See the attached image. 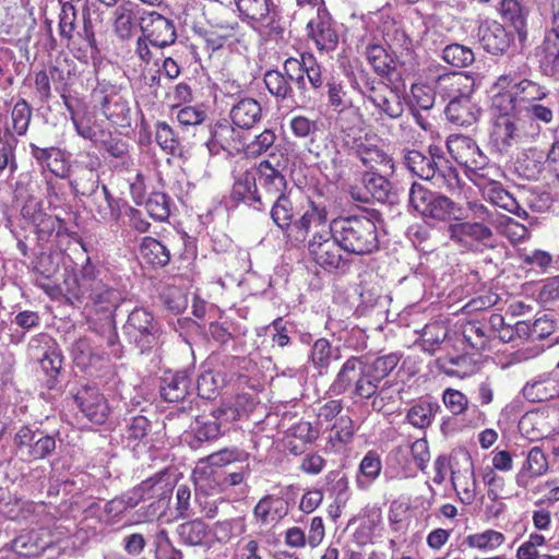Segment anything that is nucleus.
<instances>
[{
  "mask_svg": "<svg viewBox=\"0 0 559 559\" xmlns=\"http://www.w3.org/2000/svg\"><path fill=\"white\" fill-rule=\"evenodd\" d=\"M139 5L132 1H123L112 13V27L118 38L129 40L139 22Z\"/></svg>",
  "mask_w": 559,
  "mask_h": 559,
  "instance_id": "nucleus-28",
  "label": "nucleus"
},
{
  "mask_svg": "<svg viewBox=\"0 0 559 559\" xmlns=\"http://www.w3.org/2000/svg\"><path fill=\"white\" fill-rule=\"evenodd\" d=\"M526 121L520 116L499 117L491 132V141L497 150L507 153L518 144L525 142L528 138L538 134L539 127L530 123L531 131L525 129Z\"/></svg>",
  "mask_w": 559,
  "mask_h": 559,
  "instance_id": "nucleus-9",
  "label": "nucleus"
},
{
  "mask_svg": "<svg viewBox=\"0 0 559 559\" xmlns=\"http://www.w3.org/2000/svg\"><path fill=\"white\" fill-rule=\"evenodd\" d=\"M106 277V271L86 258L76 276L78 292L74 297L85 301L91 314L98 316L104 322H111L126 297L123 292L108 284Z\"/></svg>",
  "mask_w": 559,
  "mask_h": 559,
  "instance_id": "nucleus-1",
  "label": "nucleus"
},
{
  "mask_svg": "<svg viewBox=\"0 0 559 559\" xmlns=\"http://www.w3.org/2000/svg\"><path fill=\"white\" fill-rule=\"evenodd\" d=\"M72 71L73 67L67 59H57L46 71L55 90L61 93L62 97H64L63 93L69 87Z\"/></svg>",
  "mask_w": 559,
  "mask_h": 559,
  "instance_id": "nucleus-50",
  "label": "nucleus"
},
{
  "mask_svg": "<svg viewBox=\"0 0 559 559\" xmlns=\"http://www.w3.org/2000/svg\"><path fill=\"white\" fill-rule=\"evenodd\" d=\"M91 97L108 120L119 126L127 122L130 114L129 104L116 85L99 81L93 88Z\"/></svg>",
  "mask_w": 559,
  "mask_h": 559,
  "instance_id": "nucleus-10",
  "label": "nucleus"
},
{
  "mask_svg": "<svg viewBox=\"0 0 559 559\" xmlns=\"http://www.w3.org/2000/svg\"><path fill=\"white\" fill-rule=\"evenodd\" d=\"M548 471V461L540 448L534 447L530 450L526 461L516 474V484L525 488L528 479L539 477Z\"/></svg>",
  "mask_w": 559,
  "mask_h": 559,
  "instance_id": "nucleus-34",
  "label": "nucleus"
},
{
  "mask_svg": "<svg viewBox=\"0 0 559 559\" xmlns=\"http://www.w3.org/2000/svg\"><path fill=\"white\" fill-rule=\"evenodd\" d=\"M466 467L463 472L452 471L451 480L459 493H463L462 501L467 503L475 499L476 481L474 478L473 462L469 456L465 457Z\"/></svg>",
  "mask_w": 559,
  "mask_h": 559,
  "instance_id": "nucleus-39",
  "label": "nucleus"
},
{
  "mask_svg": "<svg viewBox=\"0 0 559 559\" xmlns=\"http://www.w3.org/2000/svg\"><path fill=\"white\" fill-rule=\"evenodd\" d=\"M340 347H332L325 338H319L314 342L311 352V359L314 367L319 370H326L332 359H340Z\"/></svg>",
  "mask_w": 559,
  "mask_h": 559,
  "instance_id": "nucleus-49",
  "label": "nucleus"
},
{
  "mask_svg": "<svg viewBox=\"0 0 559 559\" xmlns=\"http://www.w3.org/2000/svg\"><path fill=\"white\" fill-rule=\"evenodd\" d=\"M535 56L544 75L559 79V29L551 27L545 34Z\"/></svg>",
  "mask_w": 559,
  "mask_h": 559,
  "instance_id": "nucleus-19",
  "label": "nucleus"
},
{
  "mask_svg": "<svg viewBox=\"0 0 559 559\" xmlns=\"http://www.w3.org/2000/svg\"><path fill=\"white\" fill-rule=\"evenodd\" d=\"M355 155L361 164L371 171H382L393 174L395 170L394 162L382 148L367 141H359L354 146Z\"/></svg>",
  "mask_w": 559,
  "mask_h": 559,
  "instance_id": "nucleus-22",
  "label": "nucleus"
},
{
  "mask_svg": "<svg viewBox=\"0 0 559 559\" xmlns=\"http://www.w3.org/2000/svg\"><path fill=\"white\" fill-rule=\"evenodd\" d=\"M359 370L360 357L350 356L336 373L335 379L329 388V392L332 395L338 396L345 394L349 390L353 391L359 376Z\"/></svg>",
  "mask_w": 559,
  "mask_h": 559,
  "instance_id": "nucleus-33",
  "label": "nucleus"
},
{
  "mask_svg": "<svg viewBox=\"0 0 559 559\" xmlns=\"http://www.w3.org/2000/svg\"><path fill=\"white\" fill-rule=\"evenodd\" d=\"M504 535L500 532L488 530L479 534L469 535L466 543L472 548L492 550L504 542Z\"/></svg>",
  "mask_w": 559,
  "mask_h": 559,
  "instance_id": "nucleus-59",
  "label": "nucleus"
},
{
  "mask_svg": "<svg viewBox=\"0 0 559 559\" xmlns=\"http://www.w3.org/2000/svg\"><path fill=\"white\" fill-rule=\"evenodd\" d=\"M501 13L503 19L511 24L518 35L521 47L527 41L526 13L518 0H502Z\"/></svg>",
  "mask_w": 559,
  "mask_h": 559,
  "instance_id": "nucleus-35",
  "label": "nucleus"
},
{
  "mask_svg": "<svg viewBox=\"0 0 559 559\" xmlns=\"http://www.w3.org/2000/svg\"><path fill=\"white\" fill-rule=\"evenodd\" d=\"M148 215L159 222L166 221L170 215V200L163 192H153L145 201Z\"/></svg>",
  "mask_w": 559,
  "mask_h": 559,
  "instance_id": "nucleus-58",
  "label": "nucleus"
},
{
  "mask_svg": "<svg viewBox=\"0 0 559 559\" xmlns=\"http://www.w3.org/2000/svg\"><path fill=\"white\" fill-rule=\"evenodd\" d=\"M402 163L412 175L423 180L433 181L439 188H444L449 192L461 189L456 168L437 145H430L426 153L405 147L402 150Z\"/></svg>",
  "mask_w": 559,
  "mask_h": 559,
  "instance_id": "nucleus-2",
  "label": "nucleus"
},
{
  "mask_svg": "<svg viewBox=\"0 0 559 559\" xmlns=\"http://www.w3.org/2000/svg\"><path fill=\"white\" fill-rule=\"evenodd\" d=\"M284 70L294 86L298 88V98L302 107L314 105L322 97L324 87L322 68L312 55L302 53L300 59H286Z\"/></svg>",
  "mask_w": 559,
  "mask_h": 559,
  "instance_id": "nucleus-4",
  "label": "nucleus"
},
{
  "mask_svg": "<svg viewBox=\"0 0 559 559\" xmlns=\"http://www.w3.org/2000/svg\"><path fill=\"white\" fill-rule=\"evenodd\" d=\"M239 406L240 399H237L235 402H224L219 407L211 412L213 418L221 424V428L224 429V432L227 430V426L230 423L241 417L242 409Z\"/></svg>",
  "mask_w": 559,
  "mask_h": 559,
  "instance_id": "nucleus-63",
  "label": "nucleus"
},
{
  "mask_svg": "<svg viewBox=\"0 0 559 559\" xmlns=\"http://www.w3.org/2000/svg\"><path fill=\"white\" fill-rule=\"evenodd\" d=\"M289 511V504L283 497L267 495L259 500L253 509L254 516L263 524H275L284 519Z\"/></svg>",
  "mask_w": 559,
  "mask_h": 559,
  "instance_id": "nucleus-29",
  "label": "nucleus"
},
{
  "mask_svg": "<svg viewBox=\"0 0 559 559\" xmlns=\"http://www.w3.org/2000/svg\"><path fill=\"white\" fill-rule=\"evenodd\" d=\"M229 118L235 127L249 130L262 119L261 104L254 98L243 97L231 106Z\"/></svg>",
  "mask_w": 559,
  "mask_h": 559,
  "instance_id": "nucleus-26",
  "label": "nucleus"
},
{
  "mask_svg": "<svg viewBox=\"0 0 559 559\" xmlns=\"http://www.w3.org/2000/svg\"><path fill=\"white\" fill-rule=\"evenodd\" d=\"M445 116L450 122L459 127L474 124L479 116V108L472 102L469 94L451 99L445 107Z\"/></svg>",
  "mask_w": 559,
  "mask_h": 559,
  "instance_id": "nucleus-30",
  "label": "nucleus"
},
{
  "mask_svg": "<svg viewBox=\"0 0 559 559\" xmlns=\"http://www.w3.org/2000/svg\"><path fill=\"white\" fill-rule=\"evenodd\" d=\"M72 355L75 364L83 369L96 366L103 359V356L95 353L86 340H79L73 345Z\"/></svg>",
  "mask_w": 559,
  "mask_h": 559,
  "instance_id": "nucleus-57",
  "label": "nucleus"
},
{
  "mask_svg": "<svg viewBox=\"0 0 559 559\" xmlns=\"http://www.w3.org/2000/svg\"><path fill=\"white\" fill-rule=\"evenodd\" d=\"M388 175H390L388 171L382 174V171L366 170L360 179L364 190L353 187L352 198L359 202H368L370 198L381 203L392 202L395 193Z\"/></svg>",
  "mask_w": 559,
  "mask_h": 559,
  "instance_id": "nucleus-14",
  "label": "nucleus"
},
{
  "mask_svg": "<svg viewBox=\"0 0 559 559\" xmlns=\"http://www.w3.org/2000/svg\"><path fill=\"white\" fill-rule=\"evenodd\" d=\"M478 35L483 48L492 55L503 53L510 46L509 33L497 22L480 26Z\"/></svg>",
  "mask_w": 559,
  "mask_h": 559,
  "instance_id": "nucleus-32",
  "label": "nucleus"
},
{
  "mask_svg": "<svg viewBox=\"0 0 559 559\" xmlns=\"http://www.w3.org/2000/svg\"><path fill=\"white\" fill-rule=\"evenodd\" d=\"M231 197L238 201H253L262 205V195L258 189L257 174L246 171L235 181Z\"/></svg>",
  "mask_w": 559,
  "mask_h": 559,
  "instance_id": "nucleus-40",
  "label": "nucleus"
},
{
  "mask_svg": "<svg viewBox=\"0 0 559 559\" xmlns=\"http://www.w3.org/2000/svg\"><path fill=\"white\" fill-rule=\"evenodd\" d=\"M143 260L154 267H163L170 261L169 250L155 238L145 237L140 246Z\"/></svg>",
  "mask_w": 559,
  "mask_h": 559,
  "instance_id": "nucleus-41",
  "label": "nucleus"
},
{
  "mask_svg": "<svg viewBox=\"0 0 559 559\" xmlns=\"http://www.w3.org/2000/svg\"><path fill=\"white\" fill-rule=\"evenodd\" d=\"M142 35L150 39L156 48H165L175 44L177 32L174 21L155 11H145L139 16Z\"/></svg>",
  "mask_w": 559,
  "mask_h": 559,
  "instance_id": "nucleus-13",
  "label": "nucleus"
},
{
  "mask_svg": "<svg viewBox=\"0 0 559 559\" xmlns=\"http://www.w3.org/2000/svg\"><path fill=\"white\" fill-rule=\"evenodd\" d=\"M319 431L308 421H299L292 426L285 438V448L294 455L302 454L308 445L317 440Z\"/></svg>",
  "mask_w": 559,
  "mask_h": 559,
  "instance_id": "nucleus-31",
  "label": "nucleus"
},
{
  "mask_svg": "<svg viewBox=\"0 0 559 559\" xmlns=\"http://www.w3.org/2000/svg\"><path fill=\"white\" fill-rule=\"evenodd\" d=\"M442 59L452 67L464 68L475 61V55L467 46L450 44L442 50Z\"/></svg>",
  "mask_w": 559,
  "mask_h": 559,
  "instance_id": "nucleus-51",
  "label": "nucleus"
},
{
  "mask_svg": "<svg viewBox=\"0 0 559 559\" xmlns=\"http://www.w3.org/2000/svg\"><path fill=\"white\" fill-rule=\"evenodd\" d=\"M193 477L197 496H210L222 490V476L212 467L194 471Z\"/></svg>",
  "mask_w": 559,
  "mask_h": 559,
  "instance_id": "nucleus-45",
  "label": "nucleus"
},
{
  "mask_svg": "<svg viewBox=\"0 0 559 559\" xmlns=\"http://www.w3.org/2000/svg\"><path fill=\"white\" fill-rule=\"evenodd\" d=\"M365 97L374 106L376 121L384 124L389 120H397L404 114V105L397 92L383 82L366 84Z\"/></svg>",
  "mask_w": 559,
  "mask_h": 559,
  "instance_id": "nucleus-8",
  "label": "nucleus"
},
{
  "mask_svg": "<svg viewBox=\"0 0 559 559\" xmlns=\"http://www.w3.org/2000/svg\"><path fill=\"white\" fill-rule=\"evenodd\" d=\"M19 453L31 461L44 460L56 450V439L51 435L27 426L19 429L14 437Z\"/></svg>",
  "mask_w": 559,
  "mask_h": 559,
  "instance_id": "nucleus-12",
  "label": "nucleus"
},
{
  "mask_svg": "<svg viewBox=\"0 0 559 559\" xmlns=\"http://www.w3.org/2000/svg\"><path fill=\"white\" fill-rule=\"evenodd\" d=\"M195 435L199 440H213L224 433L221 424L213 418L212 413L209 415L197 416L195 418Z\"/></svg>",
  "mask_w": 559,
  "mask_h": 559,
  "instance_id": "nucleus-62",
  "label": "nucleus"
},
{
  "mask_svg": "<svg viewBox=\"0 0 559 559\" xmlns=\"http://www.w3.org/2000/svg\"><path fill=\"white\" fill-rule=\"evenodd\" d=\"M483 195L493 205L499 206L522 219L528 217L527 212L519 204L511 193L503 189L502 185L490 176L481 180Z\"/></svg>",
  "mask_w": 559,
  "mask_h": 559,
  "instance_id": "nucleus-21",
  "label": "nucleus"
},
{
  "mask_svg": "<svg viewBox=\"0 0 559 559\" xmlns=\"http://www.w3.org/2000/svg\"><path fill=\"white\" fill-rule=\"evenodd\" d=\"M332 234L341 248L352 254H370L378 250L379 238L374 222L364 215L332 219Z\"/></svg>",
  "mask_w": 559,
  "mask_h": 559,
  "instance_id": "nucleus-3",
  "label": "nucleus"
},
{
  "mask_svg": "<svg viewBox=\"0 0 559 559\" xmlns=\"http://www.w3.org/2000/svg\"><path fill=\"white\" fill-rule=\"evenodd\" d=\"M308 250L312 259L320 266L328 270L340 269L343 264L341 251L335 236L332 234L331 223L326 229L316 230L308 241Z\"/></svg>",
  "mask_w": 559,
  "mask_h": 559,
  "instance_id": "nucleus-11",
  "label": "nucleus"
},
{
  "mask_svg": "<svg viewBox=\"0 0 559 559\" xmlns=\"http://www.w3.org/2000/svg\"><path fill=\"white\" fill-rule=\"evenodd\" d=\"M155 141L168 154L176 155L180 152L179 140L166 122L156 123Z\"/></svg>",
  "mask_w": 559,
  "mask_h": 559,
  "instance_id": "nucleus-60",
  "label": "nucleus"
},
{
  "mask_svg": "<svg viewBox=\"0 0 559 559\" xmlns=\"http://www.w3.org/2000/svg\"><path fill=\"white\" fill-rule=\"evenodd\" d=\"M181 543L187 546H203L209 536V526L200 519H192L176 528Z\"/></svg>",
  "mask_w": 559,
  "mask_h": 559,
  "instance_id": "nucleus-38",
  "label": "nucleus"
},
{
  "mask_svg": "<svg viewBox=\"0 0 559 559\" xmlns=\"http://www.w3.org/2000/svg\"><path fill=\"white\" fill-rule=\"evenodd\" d=\"M447 146L453 158L473 174L472 179L477 186H481V180H486L491 173H497L496 167L489 165L488 157L471 138L451 136Z\"/></svg>",
  "mask_w": 559,
  "mask_h": 559,
  "instance_id": "nucleus-5",
  "label": "nucleus"
},
{
  "mask_svg": "<svg viewBox=\"0 0 559 559\" xmlns=\"http://www.w3.org/2000/svg\"><path fill=\"white\" fill-rule=\"evenodd\" d=\"M192 380L187 371L167 372L160 379L159 392L164 401L178 403L191 391Z\"/></svg>",
  "mask_w": 559,
  "mask_h": 559,
  "instance_id": "nucleus-25",
  "label": "nucleus"
},
{
  "mask_svg": "<svg viewBox=\"0 0 559 559\" xmlns=\"http://www.w3.org/2000/svg\"><path fill=\"white\" fill-rule=\"evenodd\" d=\"M497 228L500 234L506 236L511 242H519L527 238L528 230L509 216H501L497 219Z\"/></svg>",
  "mask_w": 559,
  "mask_h": 559,
  "instance_id": "nucleus-64",
  "label": "nucleus"
},
{
  "mask_svg": "<svg viewBox=\"0 0 559 559\" xmlns=\"http://www.w3.org/2000/svg\"><path fill=\"white\" fill-rule=\"evenodd\" d=\"M455 203L448 197L435 193L423 216L445 221L454 214Z\"/></svg>",
  "mask_w": 559,
  "mask_h": 559,
  "instance_id": "nucleus-56",
  "label": "nucleus"
},
{
  "mask_svg": "<svg viewBox=\"0 0 559 559\" xmlns=\"http://www.w3.org/2000/svg\"><path fill=\"white\" fill-rule=\"evenodd\" d=\"M449 238L466 250H475L478 243L492 237L491 229L476 222H456L448 226Z\"/></svg>",
  "mask_w": 559,
  "mask_h": 559,
  "instance_id": "nucleus-15",
  "label": "nucleus"
},
{
  "mask_svg": "<svg viewBox=\"0 0 559 559\" xmlns=\"http://www.w3.org/2000/svg\"><path fill=\"white\" fill-rule=\"evenodd\" d=\"M71 188L76 194L91 197L97 193L99 188V178L93 169H82L70 182Z\"/></svg>",
  "mask_w": 559,
  "mask_h": 559,
  "instance_id": "nucleus-52",
  "label": "nucleus"
},
{
  "mask_svg": "<svg viewBox=\"0 0 559 559\" xmlns=\"http://www.w3.org/2000/svg\"><path fill=\"white\" fill-rule=\"evenodd\" d=\"M12 548L20 556L31 557L40 554L45 546L39 545L36 533L27 532L14 538Z\"/></svg>",
  "mask_w": 559,
  "mask_h": 559,
  "instance_id": "nucleus-61",
  "label": "nucleus"
},
{
  "mask_svg": "<svg viewBox=\"0 0 559 559\" xmlns=\"http://www.w3.org/2000/svg\"><path fill=\"white\" fill-rule=\"evenodd\" d=\"M255 174L262 201L272 202L282 194H286L287 182L285 177L269 160H262Z\"/></svg>",
  "mask_w": 559,
  "mask_h": 559,
  "instance_id": "nucleus-18",
  "label": "nucleus"
},
{
  "mask_svg": "<svg viewBox=\"0 0 559 559\" xmlns=\"http://www.w3.org/2000/svg\"><path fill=\"white\" fill-rule=\"evenodd\" d=\"M438 408V404L423 401L408 409L406 418L412 426L424 429L431 425Z\"/></svg>",
  "mask_w": 559,
  "mask_h": 559,
  "instance_id": "nucleus-48",
  "label": "nucleus"
},
{
  "mask_svg": "<svg viewBox=\"0 0 559 559\" xmlns=\"http://www.w3.org/2000/svg\"><path fill=\"white\" fill-rule=\"evenodd\" d=\"M381 388V383L360 367L352 396L361 401H369Z\"/></svg>",
  "mask_w": 559,
  "mask_h": 559,
  "instance_id": "nucleus-54",
  "label": "nucleus"
},
{
  "mask_svg": "<svg viewBox=\"0 0 559 559\" xmlns=\"http://www.w3.org/2000/svg\"><path fill=\"white\" fill-rule=\"evenodd\" d=\"M366 57L373 70L382 76H389L395 70V62L388 51L379 45L367 48Z\"/></svg>",
  "mask_w": 559,
  "mask_h": 559,
  "instance_id": "nucleus-46",
  "label": "nucleus"
},
{
  "mask_svg": "<svg viewBox=\"0 0 559 559\" xmlns=\"http://www.w3.org/2000/svg\"><path fill=\"white\" fill-rule=\"evenodd\" d=\"M51 337L47 334H39L32 338L29 343V350L33 358H36L41 369L51 378L55 379L59 373L62 366V355L56 347H48L41 356L35 353L39 345H48L51 342Z\"/></svg>",
  "mask_w": 559,
  "mask_h": 559,
  "instance_id": "nucleus-27",
  "label": "nucleus"
},
{
  "mask_svg": "<svg viewBox=\"0 0 559 559\" xmlns=\"http://www.w3.org/2000/svg\"><path fill=\"white\" fill-rule=\"evenodd\" d=\"M238 139L239 133L235 130L233 122L219 121L212 129L207 145L211 151L222 148L230 152L237 150Z\"/></svg>",
  "mask_w": 559,
  "mask_h": 559,
  "instance_id": "nucleus-36",
  "label": "nucleus"
},
{
  "mask_svg": "<svg viewBox=\"0 0 559 559\" xmlns=\"http://www.w3.org/2000/svg\"><path fill=\"white\" fill-rule=\"evenodd\" d=\"M328 211L325 206H320L311 202L310 209L307 210L299 219L292 223L288 236L294 237L298 241H305L307 235L312 228L326 229Z\"/></svg>",
  "mask_w": 559,
  "mask_h": 559,
  "instance_id": "nucleus-24",
  "label": "nucleus"
},
{
  "mask_svg": "<svg viewBox=\"0 0 559 559\" xmlns=\"http://www.w3.org/2000/svg\"><path fill=\"white\" fill-rule=\"evenodd\" d=\"M263 82L269 93L276 98L277 102H290L298 107H302V103L298 98V88L293 87L289 75L285 70H269L264 73Z\"/></svg>",
  "mask_w": 559,
  "mask_h": 559,
  "instance_id": "nucleus-20",
  "label": "nucleus"
},
{
  "mask_svg": "<svg viewBox=\"0 0 559 559\" xmlns=\"http://www.w3.org/2000/svg\"><path fill=\"white\" fill-rule=\"evenodd\" d=\"M511 85L521 111L524 110V106L542 100L548 95V91L544 86L530 79H522Z\"/></svg>",
  "mask_w": 559,
  "mask_h": 559,
  "instance_id": "nucleus-37",
  "label": "nucleus"
},
{
  "mask_svg": "<svg viewBox=\"0 0 559 559\" xmlns=\"http://www.w3.org/2000/svg\"><path fill=\"white\" fill-rule=\"evenodd\" d=\"M239 17L254 29L276 32L281 12L272 0H234Z\"/></svg>",
  "mask_w": 559,
  "mask_h": 559,
  "instance_id": "nucleus-7",
  "label": "nucleus"
},
{
  "mask_svg": "<svg viewBox=\"0 0 559 559\" xmlns=\"http://www.w3.org/2000/svg\"><path fill=\"white\" fill-rule=\"evenodd\" d=\"M32 119V108L25 99L15 103L11 111V127H7V131L12 134L22 136L26 134Z\"/></svg>",
  "mask_w": 559,
  "mask_h": 559,
  "instance_id": "nucleus-47",
  "label": "nucleus"
},
{
  "mask_svg": "<svg viewBox=\"0 0 559 559\" xmlns=\"http://www.w3.org/2000/svg\"><path fill=\"white\" fill-rule=\"evenodd\" d=\"M491 106L500 117H516L522 114L512 88L495 93L491 97Z\"/></svg>",
  "mask_w": 559,
  "mask_h": 559,
  "instance_id": "nucleus-53",
  "label": "nucleus"
},
{
  "mask_svg": "<svg viewBox=\"0 0 559 559\" xmlns=\"http://www.w3.org/2000/svg\"><path fill=\"white\" fill-rule=\"evenodd\" d=\"M473 85V80L460 72L442 73L433 79L435 92L450 100L471 94Z\"/></svg>",
  "mask_w": 559,
  "mask_h": 559,
  "instance_id": "nucleus-23",
  "label": "nucleus"
},
{
  "mask_svg": "<svg viewBox=\"0 0 559 559\" xmlns=\"http://www.w3.org/2000/svg\"><path fill=\"white\" fill-rule=\"evenodd\" d=\"M74 401L81 412L92 423L102 425L109 415V406L103 394L94 386H83L78 391Z\"/></svg>",
  "mask_w": 559,
  "mask_h": 559,
  "instance_id": "nucleus-16",
  "label": "nucleus"
},
{
  "mask_svg": "<svg viewBox=\"0 0 559 559\" xmlns=\"http://www.w3.org/2000/svg\"><path fill=\"white\" fill-rule=\"evenodd\" d=\"M400 357L396 354L379 356L371 361L360 358V367L381 383L397 366Z\"/></svg>",
  "mask_w": 559,
  "mask_h": 559,
  "instance_id": "nucleus-43",
  "label": "nucleus"
},
{
  "mask_svg": "<svg viewBox=\"0 0 559 559\" xmlns=\"http://www.w3.org/2000/svg\"><path fill=\"white\" fill-rule=\"evenodd\" d=\"M307 27L309 29V35L316 41L319 49H334L338 38L334 29H332L330 22L318 17L317 20L309 21Z\"/></svg>",
  "mask_w": 559,
  "mask_h": 559,
  "instance_id": "nucleus-42",
  "label": "nucleus"
},
{
  "mask_svg": "<svg viewBox=\"0 0 559 559\" xmlns=\"http://www.w3.org/2000/svg\"><path fill=\"white\" fill-rule=\"evenodd\" d=\"M522 393L530 402H545L559 399V371L554 369L536 376L526 382Z\"/></svg>",
  "mask_w": 559,
  "mask_h": 559,
  "instance_id": "nucleus-17",
  "label": "nucleus"
},
{
  "mask_svg": "<svg viewBox=\"0 0 559 559\" xmlns=\"http://www.w3.org/2000/svg\"><path fill=\"white\" fill-rule=\"evenodd\" d=\"M126 335L141 353L150 352L159 344L160 328L145 308L133 309L123 326Z\"/></svg>",
  "mask_w": 559,
  "mask_h": 559,
  "instance_id": "nucleus-6",
  "label": "nucleus"
},
{
  "mask_svg": "<svg viewBox=\"0 0 559 559\" xmlns=\"http://www.w3.org/2000/svg\"><path fill=\"white\" fill-rule=\"evenodd\" d=\"M224 379L218 373L205 371L197 380L198 395L205 400L214 399L222 388Z\"/></svg>",
  "mask_w": 559,
  "mask_h": 559,
  "instance_id": "nucleus-55",
  "label": "nucleus"
},
{
  "mask_svg": "<svg viewBox=\"0 0 559 559\" xmlns=\"http://www.w3.org/2000/svg\"><path fill=\"white\" fill-rule=\"evenodd\" d=\"M273 205L271 209V218L277 227L284 231H288L292 227L293 218L296 214V210L289 195L282 194L280 198L272 201Z\"/></svg>",
  "mask_w": 559,
  "mask_h": 559,
  "instance_id": "nucleus-44",
  "label": "nucleus"
}]
</instances>
